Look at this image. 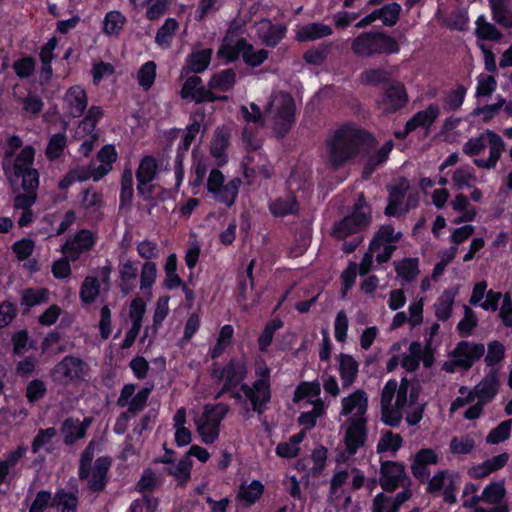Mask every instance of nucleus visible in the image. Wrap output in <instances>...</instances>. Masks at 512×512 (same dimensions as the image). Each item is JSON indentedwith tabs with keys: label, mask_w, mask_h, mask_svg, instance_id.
Segmentation results:
<instances>
[{
	"label": "nucleus",
	"mask_w": 512,
	"mask_h": 512,
	"mask_svg": "<svg viewBox=\"0 0 512 512\" xmlns=\"http://www.w3.org/2000/svg\"><path fill=\"white\" fill-rule=\"evenodd\" d=\"M373 139L369 131L354 122L340 125L327 140V151L332 166L334 168L343 166L355 158L361 148Z\"/></svg>",
	"instance_id": "nucleus-1"
},
{
	"label": "nucleus",
	"mask_w": 512,
	"mask_h": 512,
	"mask_svg": "<svg viewBox=\"0 0 512 512\" xmlns=\"http://www.w3.org/2000/svg\"><path fill=\"white\" fill-rule=\"evenodd\" d=\"M94 448L89 444L81 453L78 467L80 480H87V488L93 493H100L105 490L109 481L108 472L112 460L108 456L98 457L93 464Z\"/></svg>",
	"instance_id": "nucleus-2"
},
{
	"label": "nucleus",
	"mask_w": 512,
	"mask_h": 512,
	"mask_svg": "<svg viewBox=\"0 0 512 512\" xmlns=\"http://www.w3.org/2000/svg\"><path fill=\"white\" fill-rule=\"evenodd\" d=\"M248 365L244 359L232 357L223 366L214 362L210 376L215 381H223L215 398L219 399L228 391L236 389L247 377Z\"/></svg>",
	"instance_id": "nucleus-3"
},
{
	"label": "nucleus",
	"mask_w": 512,
	"mask_h": 512,
	"mask_svg": "<svg viewBox=\"0 0 512 512\" xmlns=\"http://www.w3.org/2000/svg\"><path fill=\"white\" fill-rule=\"evenodd\" d=\"M371 222V209L366 205L363 195H360L354 204L351 214L336 222L332 228V235L336 239H344L349 235L361 232Z\"/></svg>",
	"instance_id": "nucleus-4"
},
{
	"label": "nucleus",
	"mask_w": 512,
	"mask_h": 512,
	"mask_svg": "<svg viewBox=\"0 0 512 512\" xmlns=\"http://www.w3.org/2000/svg\"><path fill=\"white\" fill-rule=\"evenodd\" d=\"M296 122V103L290 93L281 95L280 105L274 115L273 131L276 138L283 139Z\"/></svg>",
	"instance_id": "nucleus-5"
},
{
	"label": "nucleus",
	"mask_w": 512,
	"mask_h": 512,
	"mask_svg": "<svg viewBox=\"0 0 512 512\" xmlns=\"http://www.w3.org/2000/svg\"><path fill=\"white\" fill-rule=\"evenodd\" d=\"M409 101L404 84L392 81L382 93L379 94L376 103L379 109L386 114H393L404 108Z\"/></svg>",
	"instance_id": "nucleus-6"
},
{
	"label": "nucleus",
	"mask_w": 512,
	"mask_h": 512,
	"mask_svg": "<svg viewBox=\"0 0 512 512\" xmlns=\"http://www.w3.org/2000/svg\"><path fill=\"white\" fill-rule=\"evenodd\" d=\"M213 91L214 90H210L209 87L206 88L202 85L201 77L193 75L188 77L183 83L180 90V97L184 100L190 99L196 104L227 100V96L217 95Z\"/></svg>",
	"instance_id": "nucleus-7"
},
{
	"label": "nucleus",
	"mask_w": 512,
	"mask_h": 512,
	"mask_svg": "<svg viewBox=\"0 0 512 512\" xmlns=\"http://www.w3.org/2000/svg\"><path fill=\"white\" fill-rule=\"evenodd\" d=\"M96 241L97 237L91 230L80 229L66 239L61 246V252L72 261H76L82 253L90 251Z\"/></svg>",
	"instance_id": "nucleus-8"
},
{
	"label": "nucleus",
	"mask_w": 512,
	"mask_h": 512,
	"mask_svg": "<svg viewBox=\"0 0 512 512\" xmlns=\"http://www.w3.org/2000/svg\"><path fill=\"white\" fill-rule=\"evenodd\" d=\"M347 423L343 441L348 455H355L367 442V419L348 418Z\"/></svg>",
	"instance_id": "nucleus-9"
},
{
	"label": "nucleus",
	"mask_w": 512,
	"mask_h": 512,
	"mask_svg": "<svg viewBox=\"0 0 512 512\" xmlns=\"http://www.w3.org/2000/svg\"><path fill=\"white\" fill-rule=\"evenodd\" d=\"M152 390L153 385L144 386L135 394L127 410L121 412L116 419L113 427L116 434L122 435L126 432L130 419L146 407Z\"/></svg>",
	"instance_id": "nucleus-10"
},
{
	"label": "nucleus",
	"mask_w": 512,
	"mask_h": 512,
	"mask_svg": "<svg viewBox=\"0 0 512 512\" xmlns=\"http://www.w3.org/2000/svg\"><path fill=\"white\" fill-rule=\"evenodd\" d=\"M484 353V344L461 340L449 353V357L459 359L461 369L468 371L478 360L483 357Z\"/></svg>",
	"instance_id": "nucleus-11"
},
{
	"label": "nucleus",
	"mask_w": 512,
	"mask_h": 512,
	"mask_svg": "<svg viewBox=\"0 0 512 512\" xmlns=\"http://www.w3.org/2000/svg\"><path fill=\"white\" fill-rule=\"evenodd\" d=\"M439 455L432 448H421L418 450L411 463V473L415 479L421 483L428 481L431 471L430 465H437L439 463Z\"/></svg>",
	"instance_id": "nucleus-12"
},
{
	"label": "nucleus",
	"mask_w": 512,
	"mask_h": 512,
	"mask_svg": "<svg viewBox=\"0 0 512 512\" xmlns=\"http://www.w3.org/2000/svg\"><path fill=\"white\" fill-rule=\"evenodd\" d=\"M407 478L402 463L384 461L380 467V486L386 492H394Z\"/></svg>",
	"instance_id": "nucleus-13"
},
{
	"label": "nucleus",
	"mask_w": 512,
	"mask_h": 512,
	"mask_svg": "<svg viewBox=\"0 0 512 512\" xmlns=\"http://www.w3.org/2000/svg\"><path fill=\"white\" fill-rule=\"evenodd\" d=\"M84 367L82 359L67 355L55 365L53 374L61 382H74L83 378Z\"/></svg>",
	"instance_id": "nucleus-14"
},
{
	"label": "nucleus",
	"mask_w": 512,
	"mask_h": 512,
	"mask_svg": "<svg viewBox=\"0 0 512 512\" xmlns=\"http://www.w3.org/2000/svg\"><path fill=\"white\" fill-rule=\"evenodd\" d=\"M238 387L249 400L255 413L261 415L266 411L267 405L271 402L272 390H267L263 386L257 385L255 381L252 385L243 381Z\"/></svg>",
	"instance_id": "nucleus-15"
},
{
	"label": "nucleus",
	"mask_w": 512,
	"mask_h": 512,
	"mask_svg": "<svg viewBox=\"0 0 512 512\" xmlns=\"http://www.w3.org/2000/svg\"><path fill=\"white\" fill-rule=\"evenodd\" d=\"M238 387L249 400L255 413L261 415L266 411L267 405L271 402L272 390H267L263 386L257 385L255 381L252 385L243 381Z\"/></svg>",
	"instance_id": "nucleus-16"
},
{
	"label": "nucleus",
	"mask_w": 512,
	"mask_h": 512,
	"mask_svg": "<svg viewBox=\"0 0 512 512\" xmlns=\"http://www.w3.org/2000/svg\"><path fill=\"white\" fill-rule=\"evenodd\" d=\"M354 410L356 413L349 418L367 419L368 395L362 389H357L341 400V416H349Z\"/></svg>",
	"instance_id": "nucleus-17"
},
{
	"label": "nucleus",
	"mask_w": 512,
	"mask_h": 512,
	"mask_svg": "<svg viewBox=\"0 0 512 512\" xmlns=\"http://www.w3.org/2000/svg\"><path fill=\"white\" fill-rule=\"evenodd\" d=\"M64 101L68 106L70 115L79 118L83 116L88 106L87 92L82 86L73 85L67 89Z\"/></svg>",
	"instance_id": "nucleus-18"
},
{
	"label": "nucleus",
	"mask_w": 512,
	"mask_h": 512,
	"mask_svg": "<svg viewBox=\"0 0 512 512\" xmlns=\"http://www.w3.org/2000/svg\"><path fill=\"white\" fill-rule=\"evenodd\" d=\"M287 27L281 23H272L268 19H263L258 28V36L271 48L276 47L286 36Z\"/></svg>",
	"instance_id": "nucleus-19"
},
{
	"label": "nucleus",
	"mask_w": 512,
	"mask_h": 512,
	"mask_svg": "<svg viewBox=\"0 0 512 512\" xmlns=\"http://www.w3.org/2000/svg\"><path fill=\"white\" fill-rule=\"evenodd\" d=\"M50 301V291L45 287H28L22 290L20 305L23 307L22 315L30 313L33 307L46 304Z\"/></svg>",
	"instance_id": "nucleus-20"
},
{
	"label": "nucleus",
	"mask_w": 512,
	"mask_h": 512,
	"mask_svg": "<svg viewBox=\"0 0 512 512\" xmlns=\"http://www.w3.org/2000/svg\"><path fill=\"white\" fill-rule=\"evenodd\" d=\"M270 213L274 217H286L297 215L299 213V203L297 197L290 193L286 197H277L268 203Z\"/></svg>",
	"instance_id": "nucleus-21"
},
{
	"label": "nucleus",
	"mask_w": 512,
	"mask_h": 512,
	"mask_svg": "<svg viewBox=\"0 0 512 512\" xmlns=\"http://www.w3.org/2000/svg\"><path fill=\"white\" fill-rule=\"evenodd\" d=\"M440 115V108L436 103H430L426 109L416 112L409 120V124L415 131L417 128L426 130V135Z\"/></svg>",
	"instance_id": "nucleus-22"
},
{
	"label": "nucleus",
	"mask_w": 512,
	"mask_h": 512,
	"mask_svg": "<svg viewBox=\"0 0 512 512\" xmlns=\"http://www.w3.org/2000/svg\"><path fill=\"white\" fill-rule=\"evenodd\" d=\"M254 260H251L244 272L237 275L236 302L240 307L247 308V292L248 289L254 288Z\"/></svg>",
	"instance_id": "nucleus-23"
},
{
	"label": "nucleus",
	"mask_w": 512,
	"mask_h": 512,
	"mask_svg": "<svg viewBox=\"0 0 512 512\" xmlns=\"http://www.w3.org/2000/svg\"><path fill=\"white\" fill-rule=\"evenodd\" d=\"M499 379L497 371L491 369L483 380L475 387L477 399L484 404L491 402L499 390Z\"/></svg>",
	"instance_id": "nucleus-24"
},
{
	"label": "nucleus",
	"mask_w": 512,
	"mask_h": 512,
	"mask_svg": "<svg viewBox=\"0 0 512 512\" xmlns=\"http://www.w3.org/2000/svg\"><path fill=\"white\" fill-rule=\"evenodd\" d=\"M135 10H145L148 20L154 21L163 16L169 7L168 0H129Z\"/></svg>",
	"instance_id": "nucleus-25"
},
{
	"label": "nucleus",
	"mask_w": 512,
	"mask_h": 512,
	"mask_svg": "<svg viewBox=\"0 0 512 512\" xmlns=\"http://www.w3.org/2000/svg\"><path fill=\"white\" fill-rule=\"evenodd\" d=\"M158 173V163L154 156L146 155L136 170L137 190L141 192L143 185L150 184Z\"/></svg>",
	"instance_id": "nucleus-26"
},
{
	"label": "nucleus",
	"mask_w": 512,
	"mask_h": 512,
	"mask_svg": "<svg viewBox=\"0 0 512 512\" xmlns=\"http://www.w3.org/2000/svg\"><path fill=\"white\" fill-rule=\"evenodd\" d=\"M264 485L260 480H252L250 484H241L236 495L237 501L245 508L253 506L263 495Z\"/></svg>",
	"instance_id": "nucleus-27"
},
{
	"label": "nucleus",
	"mask_w": 512,
	"mask_h": 512,
	"mask_svg": "<svg viewBox=\"0 0 512 512\" xmlns=\"http://www.w3.org/2000/svg\"><path fill=\"white\" fill-rule=\"evenodd\" d=\"M339 374L343 388H349L357 379L359 372L358 362L350 354L340 353Z\"/></svg>",
	"instance_id": "nucleus-28"
},
{
	"label": "nucleus",
	"mask_w": 512,
	"mask_h": 512,
	"mask_svg": "<svg viewBox=\"0 0 512 512\" xmlns=\"http://www.w3.org/2000/svg\"><path fill=\"white\" fill-rule=\"evenodd\" d=\"M333 34V30L329 25L312 22L302 26L296 33L298 42H309L328 37Z\"/></svg>",
	"instance_id": "nucleus-29"
},
{
	"label": "nucleus",
	"mask_w": 512,
	"mask_h": 512,
	"mask_svg": "<svg viewBox=\"0 0 512 512\" xmlns=\"http://www.w3.org/2000/svg\"><path fill=\"white\" fill-rule=\"evenodd\" d=\"M211 58L212 49L210 48L193 51L187 56L183 72L202 73L209 67Z\"/></svg>",
	"instance_id": "nucleus-30"
},
{
	"label": "nucleus",
	"mask_w": 512,
	"mask_h": 512,
	"mask_svg": "<svg viewBox=\"0 0 512 512\" xmlns=\"http://www.w3.org/2000/svg\"><path fill=\"white\" fill-rule=\"evenodd\" d=\"M458 293L456 288L445 289L437 298L434 308L435 316L439 321L445 322L452 316L455 297Z\"/></svg>",
	"instance_id": "nucleus-31"
},
{
	"label": "nucleus",
	"mask_w": 512,
	"mask_h": 512,
	"mask_svg": "<svg viewBox=\"0 0 512 512\" xmlns=\"http://www.w3.org/2000/svg\"><path fill=\"white\" fill-rule=\"evenodd\" d=\"M237 82L236 72L233 68H227L215 72L209 82L208 87L210 90L229 92L231 91Z\"/></svg>",
	"instance_id": "nucleus-32"
},
{
	"label": "nucleus",
	"mask_w": 512,
	"mask_h": 512,
	"mask_svg": "<svg viewBox=\"0 0 512 512\" xmlns=\"http://www.w3.org/2000/svg\"><path fill=\"white\" fill-rule=\"evenodd\" d=\"M229 409V405L223 402L206 404L203 407L202 416L197 421L204 422L207 426L220 428L221 422L227 416Z\"/></svg>",
	"instance_id": "nucleus-33"
},
{
	"label": "nucleus",
	"mask_w": 512,
	"mask_h": 512,
	"mask_svg": "<svg viewBox=\"0 0 512 512\" xmlns=\"http://www.w3.org/2000/svg\"><path fill=\"white\" fill-rule=\"evenodd\" d=\"M192 467L193 461L188 456L183 455L176 464L166 467L165 473L175 478L177 486L185 487L191 479Z\"/></svg>",
	"instance_id": "nucleus-34"
},
{
	"label": "nucleus",
	"mask_w": 512,
	"mask_h": 512,
	"mask_svg": "<svg viewBox=\"0 0 512 512\" xmlns=\"http://www.w3.org/2000/svg\"><path fill=\"white\" fill-rule=\"evenodd\" d=\"M373 56L374 55H393L400 52V45L396 38L385 31H374Z\"/></svg>",
	"instance_id": "nucleus-35"
},
{
	"label": "nucleus",
	"mask_w": 512,
	"mask_h": 512,
	"mask_svg": "<svg viewBox=\"0 0 512 512\" xmlns=\"http://www.w3.org/2000/svg\"><path fill=\"white\" fill-rule=\"evenodd\" d=\"M134 197L133 172L130 166L125 165L120 179L119 208L131 206Z\"/></svg>",
	"instance_id": "nucleus-36"
},
{
	"label": "nucleus",
	"mask_w": 512,
	"mask_h": 512,
	"mask_svg": "<svg viewBox=\"0 0 512 512\" xmlns=\"http://www.w3.org/2000/svg\"><path fill=\"white\" fill-rule=\"evenodd\" d=\"M52 505L57 507L60 512H77L79 505L78 491H66L64 488L57 489Z\"/></svg>",
	"instance_id": "nucleus-37"
},
{
	"label": "nucleus",
	"mask_w": 512,
	"mask_h": 512,
	"mask_svg": "<svg viewBox=\"0 0 512 512\" xmlns=\"http://www.w3.org/2000/svg\"><path fill=\"white\" fill-rule=\"evenodd\" d=\"M240 48L242 49V60L250 67H259L269 57V52L265 49L255 50L254 46L245 38H240Z\"/></svg>",
	"instance_id": "nucleus-38"
},
{
	"label": "nucleus",
	"mask_w": 512,
	"mask_h": 512,
	"mask_svg": "<svg viewBox=\"0 0 512 512\" xmlns=\"http://www.w3.org/2000/svg\"><path fill=\"white\" fill-rule=\"evenodd\" d=\"M402 238V233H395V229L391 224H385L380 226V228L376 231L373 236L369 249L371 251L379 250L383 244H393L400 241Z\"/></svg>",
	"instance_id": "nucleus-39"
},
{
	"label": "nucleus",
	"mask_w": 512,
	"mask_h": 512,
	"mask_svg": "<svg viewBox=\"0 0 512 512\" xmlns=\"http://www.w3.org/2000/svg\"><path fill=\"white\" fill-rule=\"evenodd\" d=\"M408 190V185H394L388 188V204L384 213L388 217H397L400 215V207Z\"/></svg>",
	"instance_id": "nucleus-40"
},
{
	"label": "nucleus",
	"mask_w": 512,
	"mask_h": 512,
	"mask_svg": "<svg viewBox=\"0 0 512 512\" xmlns=\"http://www.w3.org/2000/svg\"><path fill=\"white\" fill-rule=\"evenodd\" d=\"M401 11V5L397 2H392L373 10L372 13L376 20L382 21L384 26L393 27L398 23Z\"/></svg>",
	"instance_id": "nucleus-41"
},
{
	"label": "nucleus",
	"mask_w": 512,
	"mask_h": 512,
	"mask_svg": "<svg viewBox=\"0 0 512 512\" xmlns=\"http://www.w3.org/2000/svg\"><path fill=\"white\" fill-rule=\"evenodd\" d=\"M234 337V328L230 324H225L220 328L216 344L210 348L209 355L215 360L222 356L225 350L232 345Z\"/></svg>",
	"instance_id": "nucleus-42"
},
{
	"label": "nucleus",
	"mask_w": 512,
	"mask_h": 512,
	"mask_svg": "<svg viewBox=\"0 0 512 512\" xmlns=\"http://www.w3.org/2000/svg\"><path fill=\"white\" fill-rule=\"evenodd\" d=\"M395 271L406 283H411L416 280L420 273L418 258L406 257L401 261L395 263Z\"/></svg>",
	"instance_id": "nucleus-43"
},
{
	"label": "nucleus",
	"mask_w": 512,
	"mask_h": 512,
	"mask_svg": "<svg viewBox=\"0 0 512 512\" xmlns=\"http://www.w3.org/2000/svg\"><path fill=\"white\" fill-rule=\"evenodd\" d=\"M374 37V31H366L357 35L351 43L352 52L360 57H372Z\"/></svg>",
	"instance_id": "nucleus-44"
},
{
	"label": "nucleus",
	"mask_w": 512,
	"mask_h": 512,
	"mask_svg": "<svg viewBox=\"0 0 512 512\" xmlns=\"http://www.w3.org/2000/svg\"><path fill=\"white\" fill-rule=\"evenodd\" d=\"M241 183L242 181L239 177L232 178L221 189H219V192L213 194L215 199L229 208L232 207L237 199Z\"/></svg>",
	"instance_id": "nucleus-45"
},
{
	"label": "nucleus",
	"mask_w": 512,
	"mask_h": 512,
	"mask_svg": "<svg viewBox=\"0 0 512 512\" xmlns=\"http://www.w3.org/2000/svg\"><path fill=\"white\" fill-rule=\"evenodd\" d=\"M283 326H284V322L278 317L269 320L265 324L261 334L259 335V337L257 339L258 349L260 352H262V353L268 352L269 347L272 344L275 332L277 330L281 329Z\"/></svg>",
	"instance_id": "nucleus-46"
},
{
	"label": "nucleus",
	"mask_w": 512,
	"mask_h": 512,
	"mask_svg": "<svg viewBox=\"0 0 512 512\" xmlns=\"http://www.w3.org/2000/svg\"><path fill=\"white\" fill-rule=\"evenodd\" d=\"M178 28L179 22L175 18H167L158 28L155 42L161 47H169Z\"/></svg>",
	"instance_id": "nucleus-47"
},
{
	"label": "nucleus",
	"mask_w": 512,
	"mask_h": 512,
	"mask_svg": "<svg viewBox=\"0 0 512 512\" xmlns=\"http://www.w3.org/2000/svg\"><path fill=\"white\" fill-rule=\"evenodd\" d=\"M475 34L478 39L499 42L503 38V34L496 28L495 25L487 22L484 15H481L476 20Z\"/></svg>",
	"instance_id": "nucleus-48"
},
{
	"label": "nucleus",
	"mask_w": 512,
	"mask_h": 512,
	"mask_svg": "<svg viewBox=\"0 0 512 512\" xmlns=\"http://www.w3.org/2000/svg\"><path fill=\"white\" fill-rule=\"evenodd\" d=\"M67 147V136L64 132L53 134L47 144L45 155L50 161L58 160Z\"/></svg>",
	"instance_id": "nucleus-49"
},
{
	"label": "nucleus",
	"mask_w": 512,
	"mask_h": 512,
	"mask_svg": "<svg viewBox=\"0 0 512 512\" xmlns=\"http://www.w3.org/2000/svg\"><path fill=\"white\" fill-rule=\"evenodd\" d=\"M126 22L125 16L117 10H112L106 13L103 20V32L106 35H119Z\"/></svg>",
	"instance_id": "nucleus-50"
},
{
	"label": "nucleus",
	"mask_w": 512,
	"mask_h": 512,
	"mask_svg": "<svg viewBox=\"0 0 512 512\" xmlns=\"http://www.w3.org/2000/svg\"><path fill=\"white\" fill-rule=\"evenodd\" d=\"M100 283L96 277L87 276L80 287V300L84 304H92L100 293Z\"/></svg>",
	"instance_id": "nucleus-51"
},
{
	"label": "nucleus",
	"mask_w": 512,
	"mask_h": 512,
	"mask_svg": "<svg viewBox=\"0 0 512 512\" xmlns=\"http://www.w3.org/2000/svg\"><path fill=\"white\" fill-rule=\"evenodd\" d=\"M505 487L503 482H491L483 489L481 493L482 502L488 504L501 505V501L505 497Z\"/></svg>",
	"instance_id": "nucleus-52"
},
{
	"label": "nucleus",
	"mask_w": 512,
	"mask_h": 512,
	"mask_svg": "<svg viewBox=\"0 0 512 512\" xmlns=\"http://www.w3.org/2000/svg\"><path fill=\"white\" fill-rule=\"evenodd\" d=\"M331 44L322 43L319 47H311L303 54V59L310 65L323 64L330 53Z\"/></svg>",
	"instance_id": "nucleus-53"
},
{
	"label": "nucleus",
	"mask_w": 512,
	"mask_h": 512,
	"mask_svg": "<svg viewBox=\"0 0 512 512\" xmlns=\"http://www.w3.org/2000/svg\"><path fill=\"white\" fill-rule=\"evenodd\" d=\"M156 78V64L154 61H147L138 70L137 82L143 90H149Z\"/></svg>",
	"instance_id": "nucleus-54"
},
{
	"label": "nucleus",
	"mask_w": 512,
	"mask_h": 512,
	"mask_svg": "<svg viewBox=\"0 0 512 512\" xmlns=\"http://www.w3.org/2000/svg\"><path fill=\"white\" fill-rule=\"evenodd\" d=\"M478 325L475 312L468 306H464V317L457 324L458 334L462 338L469 337Z\"/></svg>",
	"instance_id": "nucleus-55"
},
{
	"label": "nucleus",
	"mask_w": 512,
	"mask_h": 512,
	"mask_svg": "<svg viewBox=\"0 0 512 512\" xmlns=\"http://www.w3.org/2000/svg\"><path fill=\"white\" fill-rule=\"evenodd\" d=\"M402 443L403 438L399 434L386 431L377 443V453L396 452L401 448Z\"/></svg>",
	"instance_id": "nucleus-56"
},
{
	"label": "nucleus",
	"mask_w": 512,
	"mask_h": 512,
	"mask_svg": "<svg viewBox=\"0 0 512 512\" xmlns=\"http://www.w3.org/2000/svg\"><path fill=\"white\" fill-rule=\"evenodd\" d=\"M321 393L320 383L315 381H302L300 382L293 395V402L298 403L306 397H317Z\"/></svg>",
	"instance_id": "nucleus-57"
},
{
	"label": "nucleus",
	"mask_w": 512,
	"mask_h": 512,
	"mask_svg": "<svg viewBox=\"0 0 512 512\" xmlns=\"http://www.w3.org/2000/svg\"><path fill=\"white\" fill-rule=\"evenodd\" d=\"M467 89L463 85H458L455 89L449 91L445 96L444 109L446 111H457L464 103Z\"/></svg>",
	"instance_id": "nucleus-58"
},
{
	"label": "nucleus",
	"mask_w": 512,
	"mask_h": 512,
	"mask_svg": "<svg viewBox=\"0 0 512 512\" xmlns=\"http://www.w3.org/2000/svg\"><path fill=\"white\" fill-rule=\"evenodd\" d=\"M35 67L36 61L30 55L16 59L12 64L15 74L20 79H27L32 76L35 72Z\"/></svg>",
	"instance_id": "nucleus-59"
},
{
	"label": "nucleus",
	"mask_w": 512,
	"mask_h": 512,
	"mask_svg": "<svg viewBox=\"0 0 512 512\" xmlns=\"http://www.w3.org/2000/svg\"><path fill=\"white\" fill-rule=\"evenodd\" d=\"M512 419L504 420L491 429L486 437L488 444H499L507 440L511 435Z\"/></svg>",
	"instance_id": "nucleus-60"
},
{
	"label": "nucleus",
	"mask_w": 512,
	"mask_h": 512,
	"mask_svg": "<svg viewBox=\"0 0 512 512\" xmlns=\"http://www.w3.org/2000/svg\"><path fill=\"white\" fill-rule=\"evenodd\" d=\"M35 159V149L31 145H26L16 156L14 161V174L19 176L22 170L31 168Z\"/></svg>",
	"instance_id": "nucleus-61"
},
{
	"label": "nucleus",
	"mask_w": 512,
	"mask_h": 512,
	"mask_svg": "<svg viewBox=\"0 0 512 512\" xmlns=\"http://www.w3.org/2000/svg\"><path fill=\"white\" fill-rule=\"evenodd\" d=\"M47 386L41 379L31 380L25 390V396L29 404H35L45 397Z\"/></svg>",
	"instance_id": "nucleus-62"
},
{
	"label": "nucleus",
	"mask_w": 512,
	"mask_h": 512,
	"mask_svg": "<svg viewBox=\"0 0 512 512\" xmlns=\"http://www.w3.org/2000/svg\"><path fill=\"white\" fill-rule=\"evenodd\" d=\"M362 79L364 83L372 86L384 84V86L386 87L388 84L392 82L388 73L381 68H371L365 70L362 73Z\"/></svg>",
	"instance_id": "nucleus-63"
},
{
	"label": "nucleus",
	"mask_w": 512,
	"mask_h": 512,
	"mask_svg": "<svg viewBox=\"0 0 512 512\" xmlns=\"http://www.w3.org/2000/svg\"><path fill=\"white\" fill-rule=\"evenodd\" d=\"M157 276L156 264L152 261H146L141 270L140 274V289L145 292L150 291L155 283Z\"/></svg>",
	"instance_id": "nucleus-64"
}]
</instances>
